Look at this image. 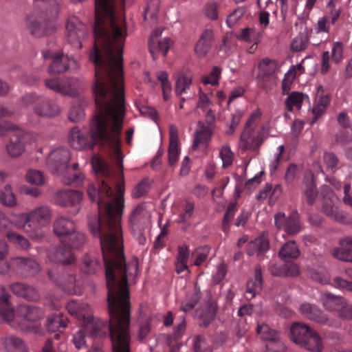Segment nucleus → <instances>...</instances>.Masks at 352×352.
<instances>
[{
  "label": "nucleus",
  "instance_id": "obj_50",
  "mask_svg": "<svg viewBox=\"0 0 352 352\" xmlns=\"http://www.w3.org/2000/svg\"><path fill=\"white\" fill-rule=\"evenodd\" d=\"M236 210V204L232 202L229 204L222 221V230L225 233L230 230V223L234 217Z\"/></svg>",
  "mask_w": 352,
  "mask_h": 352
},
{
  "label": "nucleus",
  "instance_id": "obj_57",
  "mask_svg": "<svg viewBox=\"0 0 352 352\" xmlns=\"http://www.w3.org/2000/svg\"><path fill=\"white\" fill-rule=\"evenodd\" d=\"M215 310L214 309L209 306L205 311L202 312L200 315L201 323L200 326L201 327H207L214 320L215 317Z\"/></svg>",
  "mask_w": 352,
  "mask_h": 352
},
{
  "label": "nucleus",
  "instance_id": "obj_30",
  "mask_svg": "<svg viewBox=\"0 0 352 352\" xmlns=\"http://www.w3.org/2000/svg\"><path fill=\"white\" fill-rule=\"evenodd\" d=\"M45 86L58 93L64 95L72 94L71 82L69 79L52 78L45 80Z\"/></svg>",
  "mask_w": 352,
  "mask_h": 352
},
{
  "label": "nucleus",
  "instance_id": "obj_8",
  "mask_svg": "<svg viewBox=\"0 0 352 352\" xmlns=\"http://www.w3.org/2000/svg\"><path fill=\"white\" fill-rule=\"evenodd\" d=\"M43 56L45 59H51V63L48 67V72L51 74H61L69 69H76L77 63L67 55H65L60 51L48 50L43 51Z\"/></svg>",
  "mask_w": 352,
  "mask_h": 352
},
{
  "label": "nucleus",
  "instance_id": "obj_32",
  "mask_svg": "<svg viewBox=\"0 0 352 352\" xmlns=\"http://www.w3.org/2000/svg\"><path fill=\"white\" fill-rule=\"evenodd\" d=\"M269 241L264 236H259L248 243L246 248L247 254L250 256H252L255 254L259 256L263 254L269 249Z\"/></svg>",
  "mask_w": 352,
  "mask_h": 352
},
{
  "label": "nucleus",
  "instance_id": "obj_18",
  "mask_svg": "<svg viewBox=\"0 0 352 352\" xmlns=\"http://www.w3.org/2000/svg\"><path fill=\"white\" fill-rule=\"evenodd\" d=\"M256 333L260 337L268 341L266 352H281L283 347L275 331L266 324H258Z\"/></svg>",
  "mask_w": 352,
  "mask_h": 352
},
{
  "label": "nucleus",
  "instance_id": "obj_15",
  "mask_svg": "<svg viewBox=\"0 0 352 352\" xmlns=\"http://www.w3.org/2000/svg\"><path fill=\"white\" fill-rule=\"evenodd\" d=\"M299 310L305 317L317 323L333 327H338L340 326L338 322L329 319L327 315L316 305L303 303L300 305Z\"/></svg>",
  "mask_w": 352,
  "mask_h": 352
},
{
  "label": "nucleus",
  "instance_id": "obj_7",
  "mask_svg": "<svg viewBox=\"0 0 352 352\" xmlns=\"http://www.w3.org/2000/svg\"><path fill=\"white\" fill-rule=\"evenodd\" d=\"M261 111L257 109L249 117L240 137L239 146L243 150H257L263 143L261 136H253L252 125L260 120Z\"/></svg>",
  "mask_w": 352,
  "mask_h": 352
},
{
  "label": "nucleus",
  "instance_id": "obj_56",
  "mask_svg": "<svg viewBox=\"0 0 352 352\" xmlns=\"http://www.w3.org/2000/svg\"><path fill=\"white\" fill-rule=\"evenodd\" d=\"M221 75V69L219 67H213L210 73L202 78V82L205 85H217L219 84V80Z\"/></svg>",
  "mask_w": 352,
  "mask_h": 352
},
{
  "label": "nucleus",
  "instance_id": "obj_41",
  "mask_svg": "<svg viewBox=\"0 0 352 352\" xmlns=\"http://www.w3.org/2000/svg\"><path fill=\"white\" fill-rule=\"evenodd\" d=\"M305 96V95L301 92H292L288 95V97L285 101L286 109L289 112L293 111L294 107L300 109L302 107Z\"/></svg>",
  "mask_w": 352,
  "mask_h": 352
},
{
  "label": "nucleus",
  "instance_id": "obj_51",
  "mask_svg": "<svg viewBox=\"0 0 352 352\" xmlns=\"http://www.w3.org/2000/svg\"><path fill=\"white\" fill-rule=\"evenodd\" d=\"M327 11L324 15L331 22V25H335L341 14V8H336L332 0H330L327 5Z\"/></svg>",
  "mask_w": 352,
  "mask_h": 352
},
{
  "label": "nucleus",
  "instance_id": "obj_39",
  "mask_svg": "<svg viewBox=\"0 0 352 352\" xmlns=\"http://www.w3.org/2000/svg\"><path fill=\"white\" fill-rule=\"evenodd\" d=\"M301 346L311 351L320 352L323 349V344L319 334L311 330Z\"/></svg>",
  "mask_w": 352,
  "mask_h": 352
},
{
  "label": "nucleus",
  "instance_id": "obj_14",
  "mask_svg": "<svg viewBox=\"0 0 352 352\" xmlns=\"http://www.w3.org/2000/svg\"><path fill=\"white\" fill-rule=\"evenodd\" d=\"M68 41L76 47H81V39L87 32L85 24L81 23L76 17L68 19L66 24Z\"/></svg>",
  "mask_w": 352,
  "mask_h": 352
},
{
  "label": "nucleus",
  "instance_id": "obj_43",
  "mask_svg": "<svg viewBox=\"0 0 352 352\" xmlns=\"http://www.w3.org/2000/svg\"><path fill=\"white\" fill-rule=\"evenodd\" d=\"M284 230L289 235H294L300 232V226L299 214L296 211L292 212L287 217V221Z\"/></svg>",
  "mask_w": 352,
  "mask_h": 352
},
{
  "label": "nucleus",
  "instance_id": "obj_20",
  "mask_svg": "<svg viewBox=\"0 0 352 352\" xmlns=\"http://www.w3.org/2000/svg\"><path fill=\"white\" fill-rule=\"evenodd\" d=\"M168 155V164L170 166H173L177 162L179 156L178 130L175 124H170L169 126Z\"/></svg>",
  "mask_w": 352,
  "mask_h": 352
},
{
  "label": "nucleus",
  "instance_id": "obj_55",
  "mask_svg": "<svg viewBox=\"0 0 352 352\" xmlns=\"http://www.w3.org/2000/svg\"><path fill=\"white\" fill-rule=\"evenodd\" d=\"M309 44V38L307 36L300 34L294 38L291 44V50L293 52H301L307 49Z\"/></svg>",
  "mask_w": 352,
  "mask_h": 352
},
{
  "label": "nucleus",
  "instance_id": "obj_38",
  "mask_svg": "<svg viewBox=\"0 0 352 352\" xmlns=\"http://www.w3.org/2000/svg\"><path fill=\"white\" fill-rule=\"evenodd\" d=\"M85 241V236L83 233L74 231L71 232L65 238L60 239V242L72 249L80 248Z\"/></svg>",
  "mask_w": 352,
  "mask_h": 352
},
{
  "label": "nucleus",
  "instance_id": "obj_37",
  "mask_svg": "<svg viewBox=\"0 0 352 352\" xmlns=\"http://www.w3.org/2000/svg\"><path fill=\"white\" fill-rule=\"evenodd\" d=\"M22 133L16 135L10 138L9 144L6 146V150L8 155L12 157H16L21 155L25 150L23 141L21 135Z\"/></svg>",
  "mask_w": 352,
  "mask_h": 352
},
{
  "label": "nucleus",
  "instance_id": "obj_61",
  "mask_svg": "<svg viewBox=\"0 0 352 352\" xmlns=\"http://www.w3.org/2000/svg\"><path fill=\"white\" fill-rule=\"evenodd\" d=\"M85 118V111L81 104H76L72 107L69 113V119L74 122H77L83 120Z\"/></svg>",
  "mask_w": 352,
  "mask_h": 352
},
{
  "label": "nucleus",
  "instance_id": "obj_58",
  "mask_svg": "<svg viewBox=\"0 0 352 352\" xmlns=\"http://www.w3.org/2000/svg\"><path fill=\"white\" fill-rule=\"evenodd\" d=\"M26 180L28 183L38 186L44 183L45 178L42 172L30 170L26 174Z\"/></svg>",
  "mask_w": 352,
  "mask_h": 352
},
{
  "label": "nucleus",
  "instance_id": "obj_21",
  "mask_svg": "<svg viewBox=\"0 0 352 352\" xmlns=\"http://www.w3.org/2000/svg\"><path fill=\"white\" fill-rule=\"evenodd\" d=\"M68 319L63 314H54L47 320L46 327L49 332L54 333V338L59 340L67 325Z\"/></svg>",
  "mask_w": 352,
  "mask_h": 352
},
{
  "label": "nucleus",
  "instance_id": "obj_36",
  "mask_svg": "<svg viewBox=\"0 0 352 352\" xmlns=\"http://www.w3.org/2000/svg\"><path fill=\"white\" fill-rule=\"evenodd\" d=\"M201 297V293L199 287L195 285L194 291L188 292L184 300L182 302L181 310L184 312H188L196 306Z\"/></svg>",
  "mask_w": 352,
  "mask_h": 352
},
{
  "label": "nucleus",
  "instance_id": "obj_48",
  "mask_svg": "<svg viewBox=\"0 0 352 352\" xmlns=\"http://www.w3.org/2000/svg\"><path fill=\"white\" fill-rule=\"evenodd\" d=\"M194 212V204L190 202H187L185 205L184 212H182L178 217L177 222L179 224H185V226L182 228L183 230H186L189 226V221L192 217Z\"/></svg>",
  "mask_w": 352,
  "mask_h": 352
},
{
  "label": "nucleus",
  "instance_id": "obj_44",
  "mask_svg": "<svg viewBox=\"0 0 352 352\" xmlns=\"http://www.w3.org/2000/svg\"><path fill=\"white\" fill-rule=\"evenodd\" d=\"M156 77L161 83L163 98L165 101H167L170 98L172 91V86L168 80V75L166 72L159 71L156 73Z\"/></svg>",
  "mask_w": 352,
  "mask_h": 352
},
{
  "label": "nucleus",
  "instance_id": "obj_33",
  "mask_svg": "<svg viewBox=\"0 0 352 352\" xmlns=\"http://www.w3.org/2000/svg\"><path fill=\"white\" fill-rule=\"evenodd\" d=\"M322 303L327 310L337 311L338 314L344 304V299L339 296H335L330 293L324 294L321 298Z\"/></svg>",
  "mask_w": 352,
  "mask_h": 352
},
{
  "label": "nucleus",
  "instance_id": "obj_22",
  "mask_svg": "<svg viewBox=\"0 0 352 352\" xmlns=\"http://www.w3.org/2000/svg\"><path fill=\"white\" fill-rule=\"evenodd\" d=\"M59 106L53 100H45L36 103L33 111L38 117L51 118L57 116L60 113Z\"/></svg>",
  "mask_w": 352,
  "mask_h": 352
},
{
  "label": "nucleus",
  "instance_id": "obj_25",
  "mask_svg": "<svg viewBox=\"0 0 352 352\" xmlns=\"http://www.w3.org/2000/svg\"><path fill=\"white\" fill-rule=\"evenodd\" d=\"M263 287L262 270L260 265L254 268V278L247 283L245 298L247 300L252 299L256 294L259 293Z\"/></svg>",
  "mask_w": 352,
  "mask_h": 352
},
{
  "label": "nucleus",
  "instance_id": "obj_29",
  "mask_svg": "<svg viewBox=\"0 0 352 352\" xmlns=\"http://www.w3.org/2000/svg\"><path fill=\"white\" fill-rule=\"evenodd\" d=\"M340 248L333 250V256L339 260L352 263V238L340 239Z\"/></svg>",
  "mask_w": 352,
  "mask_h": 352
},
{
  "label": "nucleus",
  "instance_id": "obj_13",
  "mask_svg": "<svg viewBox=\"0 0 352 352\" xmlns=\"http://www.w3.org/2000/svg\"><path fill=\"white\" fill-rule=\"evenodd\" d=\"M82 199V195L77 190H60L54 197L56 204L63 207H72L70 212L72 215H76L80 210V204Z\"/></svg>",
  "mask_w": 352,
  "mask_h": 352
},
{
  "label": "nucleus",
  "instance_id": "obj_12",
  "mask_svg": "<svg viewBox=\"0 0 352 352\" xmlns=\"http://www.w3.org/2000/svg\"><path fill=\"white\" fill-rule=\"evenodd\" d=\"M30 223L29 227L32 228L34 233H39L41 230L47 226L52 218V212L47 206L42 205L28 212Z\"/></svg>",
  "mask_w": 352,
  "mask_h": 352
},
{
  "label": "nucleus",
  "instance_id": "obj_62",
  "mask_svg": "<svg viewBox=\"0 0 352 352\" xmlns=\"http://www.w3.org/2000/svg\"><path fill=\"white\" fill-rule=\"evenodd\" d=\"M344 47L342 42H336L333 43L331 50V58L333 61L338 64L343 59Z\"/></svg>",
  "mask_w": 352,
  "mask_h": 352
},
{
  "label": "nucleus",
  "instance_id": "obj_31",
  "mask_svg": "<svg viewBox=\"0 0 352 352\" xmlns=\"http://www.w3.org/2000/svg\"><path fill=\"white\" fill-rule=\"evenodd\" d=\"M311 329L307 324L295 322L291 327V336L292 340L301 346L311 331Z\"/></svg>",
  "mask_w": 352,
  "mask_h": 352
},
{
  "label": "nucleus",
  "instance_id": "obj_3",
  "mask_svg": "<svg viewBox=\"0 0 352 352\" xmlns=\"http://www.w3.org/2000/svg\"><path fill=\"white\" fill-rule=\"evenodd\" d=\"M124 12L125 1L118 0ZM116 0H95V42L92 50H98L104 61L123 67V48L126 37V25L122 14L115 12Z\"/></svg>",
  "mask_w": 352,
  "mask_h": 352
},
{
  "label": "nucleus",
  "instance_id": "obj_28",
  "mask_svg": "<svg viewBox=\"0 0 352 352\" xmlns=\"http://www.w3.org/2000/svg\"><path fill=\"white\" fill-rule=\"evenodd\" d=\"M75 229L76 226L74 222L63 217H58L53 224L54 234L61 237V239L65 238L71 233V232L74 231Z\"/></svg>",
  "mask_w": 352,
  "mask_h": 352
},
{
  "label": "nucleus",
  "instance_id": "obj_45",
  "mask_svg": "<svg viewBox=\"0 0 352 352\" xmlns=\"http://www.w3.org/2000/svg\"><path fill=\"white\" fill-rule=\"evenodd\" d=\"M258 74L276 75L278 63L268 58H263L258 63Z\"/></svg>",
  "mask_w": 352,
  "mask_h": 352
},
{
  "label": "nucleus",
  "instance_id": "obj_4",
  "mask_svg": "<svg viewBox=\"0 0 352 352\" xmlns=\"http://www.w3.org/2000/svg\"><path fill=\"white\" fill-rule=\"evenodd\" d=\"M10 296L3 288L0 296V318L12 329L25 333H38L41 331L39 320L43 317V311L30 305H21L15 316L13 307L10 302Z\"/></svg>",
  "mask_w": 352,
  "mask_h": 352
},
{
  "label": "nucleus",
  "instance_id": "obj_47",
  "mask_svg": "<svg viewBox=\"0 0 352 352\" xmlns=\"http://www.w3.org/2000/svg\"><path fill=\"white\" fill-rule=\"evenodd\" d=\"M276 75L257 74L256 80L259 87L265 90L272 89L276 84Z\"/></svg>",
  "mask_w": 352,
  "mask_h": 352
},
{
  "label": "nucleus",
  "instance_id": "obj_27",
  "mask_svg": "<svg viewBox=\"0 0 352 352\" xmlns=\"http://www.w3.org/2000/svg\"><path fill=\"white\" fill-rule=\"evenodd\" d=\"M6 352H27L24 341L14 335H7L1 339Z\"/></svg>",
  "mask_w": 352,
  "mask_h": 352
},
{
  "label": "nucleus",
  "instance_id": "obj_46",
  "mask_svg": "<svg viewBox=\"0 0 352 352\" xmlns=\"http://www.w3.org/2000/svg\"><path fill=\"white\" fill-rule=\"evenodd\" d=\"M305 196L306 198V201L309 205H313L318 195L316 184L314 179L311 177L305 181Z\"/></svg>",
  "mask_w": 352,
  "mask_h": 352
},
{
  "label": "nucleus",
  "instance_id": "obj_11",
  "mask_svg": "<svg viewBox=\"0 0 352 352\" xmlns=\"http://www.w3.org/2000/svg\"><path fill=\"white\" fill-rule=\"evenodd\" d=\"M12 266V272L23 278L34 277L40 271L39 264L32 258H13Z\"/></svg>",
  "mask_w": 352,
  "mask_h": 352
},
{
  "label": "nucleus",
  "instance_id": "obj_64",
  "mask_svg": "<svg viewBox=\"0 0 352 352\" xmlns=\"http://www.w3.org/2000/svg\"><path fill=\"white\" fill-rule=\"evenodd\" d=\"M149 190L148 182L147 179L142 180L133 189L132 197L139 198L145 195Z\"/></svg>",
  "mask_w": 352,
  "mask_h": 352
},
{
  "label": "nucleus",
  "instance_id": "obj_6",
  "mask_svg": "<svg viewBox=\"0 0 352 352\" xmlns=\"http://www.w3.org/2000/svg\"><path fill=\"white\" fill-rule=\"evenodd\" d=\"M147 220V211L144 204L137 205L129 216V228L140 245H144L146 241L144 236V225Z\"/></svg>",
  "mask_w": 352,
  "mask_h": 352
},
{
  "label": "nucleus",
  "instance_id": "obj_54",
  "mask_svg": "<svg viewBox=\"0 0 352 352\" xmlns=\"http://www.w3.org/2000/svg\"><path fill=\"white\" fill-rule=\"evenodd\" d=\"M219 7L217 2L208 1L204 8V14L211 21H217L219 18Z\"/></svg>",
  "mask_w": 352,
  "mask_h": 352
},
{
  "label": "nucleus",
  "instance_id": "obj_23",
  "mask_svg": "<svg viewBox=\"0 0 352 352\" xmlns=\"http://www.w3.org/2000/svg\"><path fill=\"white\" fill-rule=\"evenodd\" d=\"M214 38L212 30L206 29L203 31L195 46V53L199 57H204L207 54L212 46Z\"/></svg>",
  "mask_w": 352,
  "mask_h": 352
},
{
  "label": "nucleus",
  "instance_id": "obj_60",
  "mask_svg": "<svg viewBox=\"0 0 352 352\" xmlns=\"http://www.w3.org/2000/svg\"><path fill=\"white\" fill-rule=\"evenodd\" d=\"M12 131L15 132L16 134L23 133V131L12 122L10 121L0 122V136H6Z\"/></svg>",
  "mask_w": 352,
  "mask_h": 352
},
{
  "label": "nucleus",
  "instance_id": "obj_40",
  "mask_svg": "<svg viewBox=\"0 0 352 352\" xmlns=\"http://www.w3.org/2000/svg\"><path fill=\"white\" fill-rule=\"evenodd\" d=\"M82 270L87 274H95L102 269V264L95 256L86 254L82 258Z\"/></svg>",
  "mask_w": 352,
  "mask_h": 352
},
{
  "label": "nucleus",
  "instance_id": "obj_10",
  "mask_svg": "<svg viewBox=\"0 0 352 352\" xmlns=\"http://www.w3.org/2000/svg\"><path fill=\"white\" fill-rule=\"evenodd\" d=\"M71 153L66 147H58L50 152L47 165L53 174H63L68 168Z\"/></svg>",
  "mask_w": 352,
  "mask_h": 352
},
{
  "label": "nucleus",
  "instance_id": "obj_59",
  "mask_svg": "<svg viewBox=\"0 0 352 352\" xmlns=\"http://www.w3.org/2000/svg\"><path fill=\"white\" fill-rule=\"evenodd\" d=\"M179 322L175 327L173 332L169 336H171L174 340H178L181 339L186 331V317L183 315L179 317Z\"/></svg>",
  "mask_w": 352,
  "mask_h": 352
},
{
  "label": "nucleus",
  "instance_id": "obj_19",
  "mask_svg": "<svg viewBox=\"0 0 352 352\" xmlns=\"http://www.w3.org/2000/svg\"><path fill=\"white\" fill-rule=\"evenodd\" d=\"M65 244L52 247L47 253L49 259L54 263H59L63 265H72L74 263L76 257Z\"/></svg>",
  "mask_w": 352,
  "mask_h": 352
},
{
  "label": "nucleus",
  "instance_id": "obj_2",
  "mask_svg": "<svg viewBox=\"0 0 352 352\" xmlns=\"http://www.w3.org/2000/svg\"><path fill=\"white\" fill-rule=\"evenodd\" d=\"M100 243L105 269L109 323L95 319L88 304L69 300L66 305L68 312L85 325L74 335L73 342L76 349H81L87 345V331L91 338L105 336L109 331L113 352H130L129 283L135 280L138 272V261L134 258L126 262L123 239L102 238Z\"/></svg>",
  "mask_w": 352,
  "mask_h": 352
},
{
  "label": "nucleus",
  "instance_id": "obj_24",
  "mask_svg": "<svg viewBox=\"0 0 352 352\" xmlns=\"http://www.w3.org/2000/svg\"><path fill=\"white\" fill-rule=\"evenodd\" d=\"M212 133V126H206L199 122L198 123V129L195 133L192 148L196 150L200 146L207 147Z\"/></svg>",
  "mask_w": 352,
  "mask_h": 352
},
{
  "label": "nucleus",
  "instance_id": "obj_5",
  "mask_svg": "<svg viewBox=\"0 0 352 352\" xmlns=\"http://www.w3.org/2000/svg\"><path fill=\"white\" fill-rule=\"evenodd\" d=\"M321 194L324 198L322 210L327 216L342 224L349 225L351 223L352 218L350 214L346 212L340 210L339 208L334 204V201L337 200V197L329 186L327 185L322 186Z\"/></svg>",
  "mask_w": 352,
  "mask_h": 352
},
{
  "label": "nucleus",
  "instance_id": "obj_53",
  "mask_svg": "<svg viewBox=\"0 0 352 352\" xmlns=\"http://www.w3.org/2000/svg\"><path fill=\"white\" fill-rule=\"evenodd\" d=\"M7 237L10 242L19 246L20 248L23 250L27 249L30 245L29 241L27 239H25L23 236L15 232H8Z\"/></svg>",
  "mask_w": 352,
  "mask_h": 352
},
{
  "label": "nucleus",
  "instance_id": "obj_9",
  "mask_svg": "<svg viewBox=\"0 0 352 352\" xmlns=\"http://www.w3.org/2000/svg\"><path fill=\"white\" fill-rule=\"evenodd\" d=\"M26 29L35 38H41L52 34L54 31V25L42 16L32 13L26 16L25 21Z\"/></svg>",
  "mask_w": 352,
  "mask_h": 352
},
{
  "label": "nucleus",
  "instance_id": "obj_17",
  "mask_svg": "<svg viewBox=\"0 0 352 352\" xmlns=\"http://www.w3.org/2000/svg\"><path fill=\"white\" fill-rule=\"evenodd\" d=\"M49 277L67 293L74 295H80L82 289L76 283V276L72 274L63 273L58 275L54 272L48 271Z\"/></svg>",
  "mask_w": 352,
  "mask_h": 352
},
{
  "label": "nucleus",
  "instance_id": "obj_26",
  "mask_svg": "<svg viewBox=\"0 0 352 352\" xmlns=\"http://www.w3.org/2000/svg\"><path fill=\"white\" fill-rule=\"evenodd\" d=\"M10 289L15 295L28 300L36 301L39 299L38 292L32 286L22 283H15L11 285Z\"/></svg>",
  "mask_w": 352,
  "mask_h": 352
},
{
  "label": "nucleus",
  "instance_id": "obj_35",
  "mask_svg": "<svg viewBox=\"0 0 352 352\" xmlns=\"http://www.w3.org/2000/svg\"><path fill=\"white\" fill-rule=\"evenodd\" d=\"M300 250L294 241L285 243L278 252L279 257L285 261L296 259L300 256Z\"/></svg>",
  "mask_w": 352,
  "mask_h": 352
},
{
  "label": "nucleus",
  "instance_id": "obj_42",
  "mask_svg": "<svg viewBox=\"0 0 352 352\" xmlns=\"http://www.w3.org/2000/svg\"><path fill=\"white\" fill-rule=\"evenodd\" d=\"M0 201L3 206L9 208H12L16 205V198L10 184L6 185L0 190Z\"/></svg>",
  "mask_w": 352,
  "mask_h": 352
},
{
  "label": "nucleus",
  "instance_id": "obj_16",
  "mask_svg": "<svg viewBox=\"0 0 352 352\" xmlns=\"http://www.w3.org/2000/svg\"><path fill=\"white\" fill-rule=\"evenodd\" d=\"M162 32V30L161 29H155L153 32L148 41V49L154 60L158 57L160 54L165 56L173 45V41L169 38L158 40V37L161 35Z\"/></svg>",
  "mask_w": 352,
  "mask_h": 352
},
{
  "label": "nucleus",
  "instance_id": "obj_1",
  "mask_svg": "<svg viewBox=\"0 0 352 352\" xmlns=\"http://www.w3.org/2000/svg\"><path fill=\"white\" fill-rule=\"evenodd\" d=\"M95 66L93 94L96 113L90 122L89 131L74 127L69 133V143L76 150L92 149L96 144L108 148L112 153L118 172L113 173L102 159L94 156L92 166L96 174L107 178L116 177V193L108 183L102 180L91 184L87 193L92 201L97 203L98 215L89 219V227L99 239H123L121 226L124 207V175L120 135L124 116L123 67L113 65L102 58L98 50L89 53Z\"/></svg>",
  "mask_w": 352,
  "mask_h": 352
},
{
  "label": "nucleus",
  "instance_id": "obj_34",
  "mask_svg": "<svg viewBox=\"0 0 352 352\" xmlns=\"http://www.w3.org/2000/svg\"><path fill=\"white\" fill-rule=\"evenodd\" d=\"M10 222L11 224H13L16 228L24 229L32 238L40 236L39 233H34L32 228L28 226L30 223L28 212L15 215L13 219L10 220Z\"/></svg>",
  "mask_w": 352,
  "mask_h": 352
},
{
  "label": "nucleus",
  "instance_id": "obj_49",
  "mask_svg": "<svg viewBox=\"0 0 352 352\" xmlns=\"http://www.w3.org/2000/svg\"><path fill=\"white\" fill-rule=\"evenodd\" d=\"M192 84V77L190 75H180L176 81L175 93L180 96L186 93L189 89Z\"/></svg>",
  "mask_w": 352,
  "mask_h": 352
},
{
  "label": "nucleus",
  "instance_id": "obj_63",
  "mask_svg": "<svg viewBox=\"0 0 352 352\" xmlns=\"http://www.w3.org/2000/svg\"><path fill=\"white\" fill-rule=\"evenodd\" d=\"M324 163L327 168L335 171L338 166L339 160L337 156L333 153H326L323 156Z\"/></svg>",
  "mask_w": 352,
  "mask_h": 352
},
{
  "label": "nucleus",
  "instance_id": "obj_52",
  "mask_svg": "<svg viewBox=\"0 0 352 352\" xmlns=\"http://www.w3.org/2000/svg\"><path fill=\"white\" fill-rule=\"evenodd\" d=\"M296 72L295 68L289 69L284 76L282 81V93L283 95L289 94L292 85L296 78Z\"/></svg>",
  "mask_w": 352,
  "mask_h": 352
}]
</instances>
